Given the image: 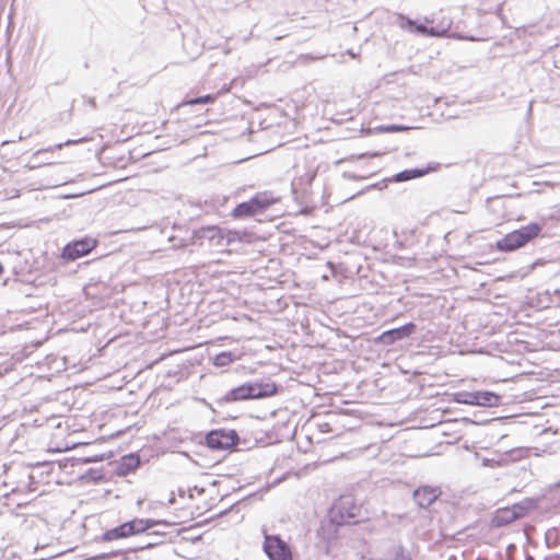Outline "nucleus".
<instances>
[{
  "label": "nucleus",
  "instance_id": "f3484780",
  "mask_svg": "<svg viewBox=\"0 0 560 560\" xmlns=\"http://www.w3.org/2000/svg\"><path fill=\"white\" fill-rule=\"evenodd\" d=\"M442 22L447 23V27H446V33H447L452 26V21L448 16L443 14V12L433 13L430 19H427V23L429 24V26H438Z\"/></svg>",
  "mask_w": 560,
  "mask_h": 560
},
{
  "label": "nucleus",
  "instance_id": "2eb2a0df",
  "mask_svg": "<svg viewBox=\"0 0 560 560\" xmlns=\"http://www.w3.org/2000/svg\"><path fill=\"white\" fill-rule=\"evenodd\" d=\"M431 171H435V167H428V168H422V170H420V168L405 170L396 175V180L405 182V180L413 179L417 177L424 176Z\"/></svg>",
  "mask_w": 560,
  "mask_h": 560
},
{
  "label": "nucleus",
  "instance_id": "cd10ccee",
  "mask_svg": "<svg viewBox=\"0 0 560 560\" xmlns=\"http://www.w3.org/2000/svg\"><path fill=\"white\" fill-rule=\"evenodd\" d=\"M83 140H69L67 141V144H73V143H79V142H82Z\"/></svg>",
  "mask_w": 560,
  "mask_h": 560
},
{
  "label": "nucleus",
  "instance_id": "a211bd4d",
  "mask_svg": "<svg viewBox=\"0 0 560 560\" xmlns=\"http://www.w3.org/2000/svg\"><path fill=\"white\" fill-rule=\"evenodd\" d=\"M257 492H250L249 495L245 497V498H242L240 500H237L236 502H234L229 509H225L223 511H221L219 513V515H223V514H228V513H233V512H236L238 513L240 512V509L241 506H243L245 504L246 501H248L252 497H254Z\"/></svg>",
  "mask_w": 560,
  "mask_h": 560
},
{
  "label": "nucleus",
  "instance_id": "2f4dec72",
  "mask_svg": "<svg viewBox=\"0 0 560 560\" xmlns=\"http://www.w3.org/2000/svg\"><path fill=\"white\" fill-rule=\"evenodd\" d=\"M137 503L140 505L142 503V500L141 499H138L137 500Z\"/></svg>",
  "mask_w": 560,
  "mask_h": 560
},
{
  "label": "nucleus",
  "instance_id": "b1692460",
  "mask_svg": "<svg viewBox=\"0 0 560 560\" xmlns=\"http://www.w3.org/2000/svg\"><path fill=\"white\" fill-rule=\"evenodd\" d=\"M553 534H555V537H556L557 539L559 538V535H560L559 529L555 527V528H552V529L548 530V533H547V539H548L551 535H553Z\"/></svg>",
  "mask_w": 560,
  "mask_h": 560
},
{
  "label": "nucleus",
  "instance_id": "aec40b11",
  "mask_svg": "<svg viewBox=\"0 0 560 560\" xmlns=\"http://www.w3.org/2000/svg\"><path fill=\"white\" fill-rule=\"evenodd\" d=\"M394 560H412V558L402 545H398L395 548Z\"/></svg>",
  "mask_w": 560,
  "mask_h": 560
},
{
  "label": "nucleus",
  "instance_id": "5701e85b",
  "mask_svg": "<svg viewBox=\"0 0 560 560\" xmlns=\"http://www.w3.org/2000/svg\"><path fill=\"white\" fill-rule=\"evenodd\" d=\"M226 361H229V362L232 361L231 353L223 352V353L218 354L215 358L217 363H224Z\"/></svg>",
  "mask_w": 560,
  "mask_h": 560
},
{
  "label": "nucleus",
  "instance_id": "4468645a",
  "mask_svg": "<svg viewBox=\"0 0 560 560\" xmlns=\"http://www.w3.org/2000/svg\"><path fill=\"white\" fill-rule=\"evenodd\" d=\"M442 492H411L413 502L421 509L429 508Z\"/></svg>",
  "mask_w": 560,
  "mask_h": 560
},
{
  "label": "nucleus",
  "instance_id": "dca6fc26",
  "mask_svg": "<svg viewBox=\"0 0 560 560\" xmlns=\"http://www.w3.org/2000/svg\"><path fill=\"white\" fill-rule=\"evenodd\" d=\"M217 97H218V94H207V95H202V96H198L195 98L184 101L182 103V105L183 106H185V105L194 106V105H200V104H212L217 101Z\"/></svg>",
  "mask_w": 560,
  "mask_h": 560
},
{
  "label": "nucleus",
  "instance_id": "a878e982",
  "mask_svg": "<svg viewBox=\"0 0 560 560\" xmlns=\"http://www.w3.org/2000/svg\"><path fill=\"white\" fill-rule=\"evenodd\" d=\"M552 513L560 514V503L553 506Z\"/></svg>",
  "mask_w": 560,
  "mask_h": 560
},
{
  "label": "nucleus",
  "instance_id": "7c9ffc66",
  "mask_svg": "<svg viewBox=\"0 0 560 560\" xmlns=\"http://www.w3.org/2000/svg\"><path fill=\"white\" fill-rule=\"evenodd\" d=\"M185 493H186V492H184V491L178 492V494H179L180 497H184V495H185Z\"/></svg>",
  "mask_w": 560,
  "mask_h": 560
},
{
  "label": "nucleus",
  "instance_id": "bb28decb",
  "mask_svg": "<svg viewBox=\"0 0 560 560\" xmlns=\"http://www.w3.org/2000/svg\"><path fill=\"white\" fill-rule=\"evenodd\" d=\"M384 130H386V131H397V130H400V128L392 126V127L385 128Z\"/></svg>",
  "mask_w": 560,
  "mask_h": 560
},
{
  "label": "nucleus",
  "instance_id": "ddd939ff",
  "mask_svg": "<svg viewBox=\"0 0 560 560\" xmlns=\"http://www.w3.org/2000/svg\"><path fill=\"white\" fill-rule=\"evenodd\" d=\"M491 396L490 393H458L456 400L464 404L480 405L490 402Z\"/></svg>",
  "mask_w": 560,
  "mask_h": 560
},
{
  "label": "nucleus",
  "instance_id": "7ed1b4c3",
  "mask_svg": "<svg viewBox=\"0 0 560 560\" xmlns=\"http://www.w3.org/2000/svg\"><path fill=\"white\" fill-rule=\"evenodd\" d=\"M541 230L540 224L532 222L504 235L495 243V247L504 253L517 250L539 237Z\"/></svg>",
  "mask_w": 560,
  "mask_h": 560
},
{
  "label": "nucleus",
  "instance_id": "f8f14e48",
  "mask_svg": "<svg viewBox=\"0 0 560 560\" xmlns=\"http://www.w3.org/2000/svg\"><path fill=\"white\" fill-rule=\"evenodd\" d=\"M516 521L512 506L498 509L491 518L492 527H503Z\"/></svg>",
  "mask_w": 560,
  "mask_h": 560
},
{
  "label": "nucleus",
  "instance_id": "412c9836",
  "mask_svg": "<svg viewBox=\"0 0 560 560\" xmlns=\"http://www.w3.org/2000/svg\"><path fill=\"white\" fill-rule=\"evenodd\" d=\"M125 552L126 551H124L122 549L112 550L108 552H103V553L96 555V556L92 557L91 560H105V559H108L112 557H117V556L124 555Z\"/></svg>",
  "mask_w": 560,
  "mask_h": 560
},
{
  "label": "nucleus",
  "instance_id": "9d476101",
  "mask_svg": "<svg viewBox=\"0 0 560 560\" xmlns=\"http://www.w3.org/2000/svg\"><path fill=\"white\" fill-rule=\"evenodd\" d=\"M402 27H408L410 32L419 33L427 36H444L446 34L447 23L442 22L438 26H429L427 21L421 24H416L411 20H406Z\"/></svg>",
  "mask_w": 560,
  "mask_h": 560
},
{
  "label": "nucleus",
  "instance_id": "c85d7f7f",
  "mask_svg": "<svg viewBox=\"0 0 560 560\" xmlns=\"http://www.w3.org/2000/svg\"><path fill=\"white\" fill-rule=\"evenodd\" d=\"M242 520H243V515H237V516L235 517V520H234V521H235L236 523H238V522H241Z\"/></svg>",
  "mask_w": 560,
  "mask_h": 560
},
{
  "label": "nucleus",
  "instance_id": "473e14b6",
  "mask_svg": "<svg viewBox=\"0 0 560 560\" xmlns=\"http://www.w3.org/2000/svg\"><path fill=\"white\" fill-rule=\"evenodd\" d=\"M187 493L189 494V498H192V492L191 491H188Z\"/></svg>",
  "mask_w": 560,
  "mask_h": 560
},
{
  "label": "nucleus",
  "instance_id": "39448f33",
  "mask_svg": "<svg viewBox=\"0 0 560 560\" xmlns=\"http://www.w3.org/2000/svg\"><path fill=\"white\" fill-rule=\"evenodd\" d=\"M278 386L275 382L253 383L241 385L233 390L237 399H258L277 395Z\"/></svg>",
  "mask_w": 560,
  "mask_h": 560
},
{
  "label": "nucleus",
  "instance_id": "20e7f679",
  "mask_svg": "<svg viewBox=\"0 0 560 560\" xmlns=\"http://www.w3.org/2000/svg\"><path fill=\"white\" fill-rule=\"evenodd\" d=\"M276 202L268 192H257L249 200L238 203L231 212L234 219H244L262 213Z\"/></svg>",
  "mask_w": 560,
  "mask_h": 560
},
{
  "label": "nucleus",
  "instance_id": "423d86ee",
  "mask_svg": "<svg viewBox=\"0 0 560 560\" xmlns=\"http://www.w3.org/2000/svg\"><path fill=\"white\" fill-rule=\"evenodd\" d=\"M207 445L214 451H228L238 443V435L234 430L218 429L206 435Z\"/></svg>",
  "mask_w": 560,
  "mask_h": 560
},
{
  "label": "nucleus",
  "instance_id": "f257e3e1",
  "mask_svg": "<svg viewBox=\"0 0 560 560\" xmlns=\"http://www.w3.org/2000/svg\"><path fill=\"white\" fill-rule=\"evenodd\" d=\"M366 517L363 503L355 499L353 492H342L329 509V520L337 526L355 524Z\"/></svg>",
  "mask_w": 560,
  "mask_h": 560
},
{
  "label": "nucleus",
  "instance_id": "72a5a7b5",
  "mask_svg": "<svg viewBox=\"0 0 560 560\" xmlns=\"http://www.w3.org/2000/svg\"><path fill=\"white\" fill-rule=\"evenodd\" d=\"M526 560H533L532 557H527Z\"/></svg>",
  "mask_w": 560,
  "mask_h": 560
},
{
  "label": "nucleus",
  "instance_id": "0eeeda50",
  "mask_svg": "<svg viewBox=\"0 0 560 560\" xmlns=\"http://www.w3.org/2000/svg\"><path fill=\"white\" fill-rule=\"evenodd\" d=\"M98 245V241L94 237H83L68 243L61 252V257L66 260H77L91 252Z\"/></svg>",
  "mask_w": 560,
  "mask_h": 560
},
{
  "label": "nucleus",
  "instance_id": "393cba45",
  "mask_svg": "<svg viewBox=\"0 0 560 560\" xmlns=\"http://www.w3.org/2000/svg\"><path fill=\"white\" fill-rule=\"evenodd\" d=\"M175 492H170V495L167 498V504H173L175 502Z\"/></svg>",
  "mask_w": 560,
  "mask_h": 560
},
{
  "label": "nucleus",
  "instance_id": "4be33fe9",
  "mask_svg": "<svg viewBox=\"0 0 560 560\" xmlns=\"http://www.w3.org/2000/svg\"><path fill=\"white\" fill-rule=\"evenodd\" d=\"M143 534H147V537H159L162 540L166 537L167 533L162 529H155V527L149 529L148 532H144Z\"/></svg>",
  "mask_w": 560,
  "mask_h": 560
},
{
  "label": "nucleus",
  "instance_id": "9b49d317",
  "mask_svg": "<svg viewBox=\"0 0 560 560\" xmlns=\"http://www.w3.org/2000/svg\"><path fill=\"white\" fill-rule=\"evenodd\" d=\"M540 502L541 500L538 498H525L520 502L513 503L511 506L515 514V518L520 520L526 516L529 512L537 509Z\"/></svg>",
  "mask_w": 560,
  "mask_h": 560
},
{
  "label": "nucleus",
  "instance_id": "6ab92c4d",
  "mask_svg": "<svg viewBox=\"0 0 560 560\" xmlns=\"http://www.w3.org/2000/svg\"><path fill=\"white\" fill-rule=\"evenodd\" d=\"M149 540L142 545V546H139V547H136V548H129L127 551H139V550H144V549H149V548H152L161 542H163V540L159 537H148Z\"/></svg>",
  "mask_w": 560,
  "mask_h": 560
},
{
  "label": "nucleus",
  "instance_id": "6e6552de",
  "mask_svg": "<svg viewBox=\"0 0 560 560\" xmlns=\"http://www.w3.org/2000/svg\"><path fill=\"white\" fill-rule=\"evenodd\" d=\"M262 549L269 560H292L288 544L278 535H266Z\"/></svg>",
  "mask_w": 560,
  "mask_h": 560
},
{
  "label": "nucleus",
  "instance_id": "f03ea898",
  "mask_svg": "<svg viewBox=\"0 0 560 560\" xmlns=\"http://www.w3.org/2000/svg\"><path fill=\"white\" fill-rule=\"evenodd\" d=\"M170 527L171 524L166 521L154 518H138L135 517L130 521L124 522L110 529L105 530L102 535L96 536L94 541L108 542L118 539H125L131 536L143 534L153 527Z\"/></svg>",
  "mask_w": 560,
  "mask_h": 560
},
{
  "label": "nucleus",
  "instance_id": "1a4fd4ad",
  "mask_svg": "<svg viewBox=\"0 0 560 560\" xmlns=\"http://www.w3.org/2000/svg\"><path fill=\"white\" fill-rule=\"evenodd\" d=\"M416 328L417 326L413 323H408L404 326L382 332L377 337V341L386 346L393 345L397 340L411 336L416 331Z\"/></svg>",
  "mask_w": 560,
  "mask_h": 560
},
{
  "label": "nucleus",
  "instance_id": "c756f323",
  "mask_svg": "<svg viewBox=\"0 0 560 560\" xmlns=\"http://www.w3.org/2000/svg\"><path fill=\"white\" fill-rule=\"evenodd\" d=\"M3 271H4V268H3V266L0 264V276L3 273Z\"/></svg>",
  "mask_w": 560,
  "mask_h": 560
}]
</instances>
